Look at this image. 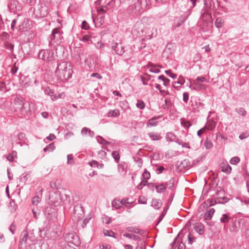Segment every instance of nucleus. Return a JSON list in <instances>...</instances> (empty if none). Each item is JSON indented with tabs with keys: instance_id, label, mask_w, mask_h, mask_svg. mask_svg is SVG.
Masks as SVG:
<instances>
[{
	"instance_id": "nucleus-28",
	"label": "nucleus",
	"mask_w": 249,
	"mask_h": 249,
	"mask_svg": "<svg viewBox=\"0 0 249 249\" xmlns=\"http://www.w3.org/2000/svg\"><path fill=\"white\" fill-rule=\"evenodd\" d=\"M97 142L101 144L109 145L110 142L105 140L104 138L100 136H97L96 137Z\"/></svg>"
},
{
	"instance_id": "nucleus-64",
	"label": "nucleus",
	"mask_w": 249,
	"mask_h": 249,
	"mask_svg": "<svg viewBox=\"0 0 249 249\" xmlns=\"http://www.w3.org/2000/svg\"><path fill=\"white\" fill-rule=\"evenodd\" d=\"M45 93L46 94L50 95L51 96H53L54 94L53 90H52L49 88H48L47 89H46L45 90Z\"/></svg>"
},
{
	"instance_id": "nucleus-41",
	"label": "nucleus",
	"mask_w": 249,
	"mask_h": 249,
	"mask_svg": "<svg viewBox=\"0 0 249 249\" xmlns=\"http://www.w3.org/2000/svg\"><path fill=\"white\" fill-rule=\"evenodd\" d=\"M9 35L6 32H3L0 35V39L4 42L8 41L7 40L9 38Z\"/></svg>"
},
{
	"instance_id": "nucleus-2",
	"label": "nucleus",
	"mask_w": 249,
	"mask_h": 249,
	"mask_svg": "<svg viewBox=\"0 0 249 249\" xmlns=\"http://www.w3.org/2000/svg\"><path fill=\"white\" fill-rule=\"evenodd\" d=\"M150 0H137L129 8L133 14L140 15L150 9Z\"/></svg>"
},
{
	"instance_id": "nucleus-42",
	"label": "nucleus",
	"mask_w": 249,
	"mask_h": 249,
	"mask_svg": "<svg viewBox=\"0 0 249 249\" xmlns=\"http://www.w3.org/2000/svg\"><path fill=\"white\" fill-rule=\"evenodd\" d=\"M126 169V166L125 165V163H120L119 162L118 164V171L120 172V173H123L125 169Z\"/></svg>"
},
{
	"instance_id": "nucleus-57",
	"label": "nucleus",
	"mask_w": 249,
	"mask_h": 249,
	"mask_svg": "<svg viewBox=\"0 0 249 249\" xmlns=\"http://www.w3.org/2000/svg\"><path fill=\"white\" fill-rule=\"evenodd\" d=\"M134 161L138 163V166L139 167H141L142 165V158L140 157H135L134 158Z\"/></svg>"
},
{
	"instance_id": "nucleus-26",
	"label": "nucleus",
	"mask_w": 249,
	"mask_h": 249,
	"mask_svg": "<svg viewBox=\"0 0 249 249\" xmlns=\"http://www.w3.org/2000/svg\"><path fill=\"white\" fill-rule=\"evenodd\" d=\"M217 204H225L229 201V199L224 196L218 197L216 199Z\"/></svg>"
},
{
	"instance_id": "nucleus-20",
	"label": "nucleus",
	"mask_w": 249,
	"mask_h": 249,
	"mask_svg": "<svg viewBox=\"0 0 249 249\" xmlns=\"http://www.w3.org/2000/svg\"><path fill=\"white\" fill-rule=\"evenodd\" d=\"M231 167L228 164L221 166V171L226 173L227 174H230L231 173Z\"/></svg>"
},
{
	"instance_id": "nucleus-4",
	"label": "nucleus",
	"mask_w": 249,
	"mask_h": 249,
	"mask_svg": "<svg viewBox=\"0 0 249 249\" xmlns=\"http://www.w3.org/2000/svg\"><path fill=\"white\" fill-rule=\"evenodd\" d=\"M63 32L61 30L60 26L54 28L52 31L51 35L50 36V44L52 42H57L61 41L63 38Z\"/></svg>"
},
{
	"instance_id": "nucleus-12",
	"label": "nucleus",
	"mask_w": 249,
	"mask_h": 249,
	"mask_svg": "<svg viewBox=\"0 0 249 249\" xmlns=\"http://www.w3.org/2000/svg\"><path fill=\"white\" fill-rule=\"evenodd\" d=\"M29 20L25 18L22 22L19 25V30L21 32L27 31L29 27Z\"/></svg>"
},
{
	"instance_id": "nucleus-10",
	"label": "nucleus",
	"mask_w": 249,
	"mask_h": 249,
	"mask_svg": "<svg viewBox=\"0 0 249 249\" xmlns=\"http://www.w3.org/2000/svg\"><path fill=\"white\" fill-rule=\"evenodd\" d=\"M29 237L27 231H23L21 234L19 242V249H22L23 245L26 246L27 239Z\"/></svg>"
},
{
	"instance_id": "nucleus-36",
	"label": "nucleus",
	"mask_w": 249,
	"mask_h": 249,
	"mask_svg": "<svg viewBox=\"0 0 249 249\" xmlns=\"http://www.w3.org/2000/svg\"><path fill=\"white\" fill-rule=\"evenodd\" d=\"M216 126V122L213 121H211L209 122L207 125L206 126V129H208L210 130H213Z\"/></svg>"
},
{
	"instance_id": "nucleus-30",
	"label": "nucleus",
	"mask_w": 249,
	"mask_h": 249,
	"mask_svg": "<svg viewBox=\"0 0 249 249\" xmlns=\"http://www.w3.org/2000/svg\"><path fill=\"white\" fill-rule=\"evenodd\" d=\"M165 137L167 141L170 142H173L176 139V136L172 132L167 133Z\"/></svg>"
},
{
	"instance_id": "nucleus-37",
	"label": "nucleus",
	"mask_w": 249,
	"mask_h": 249,
	"mask_svg": "<svg viewBox=\"0 0 249 249\" xmlns=\"http://www.w3.org/2000/svg\"><path fill=\"white\" fill-rule=\"evenodd\" d=\"M235 111L240 115L245 117L247 115V111L243 107L236 108Z\"/></svg>"
},
{
	"instance_id": "nucleus-63",
	"label": "nucleus",
	"mask_w": 249,
	"mask_h": 249,
	"mask_svg": "<svg viewBox=\"0 0 249 249\" xmlns=\"http://www.w3.org/2000/svg\"><path fill=\"white\" fill-rule=\"evenodd\" d=\"M165 73L173 79H176L177 78V74L172 73L170 70H166Z\"/></svg>"
},
{
	"instance_id": "nucleus-13",
	"label": "nucleus",
	"mask_w": 249,
	"mask_h": 249,
	"mask_svg": "<svg viewBox=\"0 0 249 249\" xmlns=\"http://www.w3.org/2000/svg\"><path fill=\"white\" fill-rule=\"evenodd\" d=\"M214 212L215 210L213 208H210L209 209L204 215V220H210L212 219Z\"/></svg>"
},
{
	"instance_id": "nucleus-48",
	"label": "nucleus",
	"mask_w": 249,
	"mask_h": 249,
	"mask_svg": "<svg viewBox=\"0 0 249 249\" xmlns=\"http://www.w3.org/2000/svg\"><path fill=\"white\" fill-rule=\"evenodd\" d=\"M145 103L144 102L141 100H138L137 101V103L136 104V107L141 109H143L145 108Z\"/></svg>"
},
{
	"instance_id": "nucleus-46",
	"label": "nucleus",
	"mask_w": 249,
	"mask_h": 249,
	"mask_svg": "<svg viewBox=\"0 0 249 249\" xmlns=\"http://www.w3.org/2000/svg\"><path fill=\"white\" fill-rule=\"evenodd\" d=\"M125 52L124 47L122 46L121 44L119 45V48L116 51V54L119 55H123Z\"/></svg>"
},
{
	"instance_id": "nucleus-3",
	"label": "nucleus",
	"mask_w": 249,
	"mask_h": 249,
	"mask_svg": "<svg viewBox=\"0 0 249 249\" xmlns=\"http://www.w3.org/2000/svg\"><path fill=\"white\" fill-rule=\"evenodd\" d=\"M38 57L46 62H52L54 59L53 51L51 49L41 50L38 53Z\"/></svg>"
},
{
	"instance_id": "nucleus-11",
	"label": "nucleus",
	"mask_w": 249,
	"mask_h": 249,
	"mask_svg": "<svg viewBox=\"0 0 249 249\" xmlns=\"http://www.w3.org/2000/svg\"><path fill=\"white\" fill-rule=\"evenodd\" d=\"M20 105H21L20 107V113L22 115H25L30 110V104L28 102L23 103L21 102V104Z\"/></svg>"
},
{
	"instance_id": "nucleus-40",
	"label": "nucleus",
	"mask_w": 249,
	"mask_h": 249,
	"mask_svg": "<svg viewBox=\"0 0 249 249\" xmlns=\"http://www.w3.org/2000/svg\"><path fill=\"white\" fill-rule=\"evenodd\" d=\"M141 178L146 180L150 178V174L146 169H144V172L142 173Z\"/></svg>"
},
{
	"instance_id": "nucleus-44",
	"label": "nucleus",
	"mask_w": 249,
	"mask_h": 249,
	"mask_svg": "<svg viewBox=\"0 0 249 249\" xmlns=\"http://www.w3.org/2000/svg\"><path fill=\"white\" fill-rule=\"evenodd\" d=\"M128 200V198H123L120 201V203L122 205H125L126 207L130 206L132 205L133 202H129Z\"/></svg>"
},
{
	"instance_id": "nucleus-14",
	"label": "nucleus",
	"mask_w": 249,
	"mask_h": 249,
	"mask_svg": "<svg viewBox=\"0 0 249 249\" xmlns=\"http://www.w3.org/2000/svg\"><path fill=\"white\" fill-rule=\"evenodd\" d=\"M217 204L216 199L213 200V199H208L205 201V202L201 204L204 208H208L209 207L214 205Z\"/></svg>"
},
{
	"instance_id": "nucleus-35",
	"label": "nucleus",
	"mask_w": 249,
	"mask_h": 249,
	"mask_svg": "<svg viewBox=\"0 0 249 249\" xmlns=\"http://www.w3.org/2000/svg\"><path fill=\"white\" fill-rule=\"evenodd\" d=\"M55 146L53 143H51L48 145H47L44 148L43 151L45 152L47 151L51 152L53 151L55 149Z\"/></svg>"
},
{
	"instance_id": "nucleus-19",
	"label": "nucleus",
	"mask_w": 249,
	"mask_h": 249,
	"mask_svg": "<svg viewBox=\"0 0 249 249\" xmlns=\"http://www.w3.org/2000/svg\"><path fill=\"white\" fill-rule=\"evenodd\" d=\"M156 190L158 193H163L166 190V186L164 183H162L157 184Z\"/></svg>"
},
{
	"instance_id": "nucleus-24",
	"label": "nucleus",
	"mask_w": 249,
	"mask_h": 249,
	"mask_svg": "<svg viewBox=\"0 0 249 249\" xmlns=\"http://www.w3.org/2000/svg\"><path fill=\"white\" fill-rule=\"evenodd\" d=\"M204 7L208 9H213L212 5H214V3L213 2V0H203ZM214 6H213V8Z\"/></svg>"
},
{
	"instance_id": "nucleus-38",
	"label": "nucleus",
	"mask_w": 249,
	"mask_h": 249,
	"mask_svg": "<svg viewBox=\"0 0 249 249\" xmlns=\"http://www.w3.org/2000/svg\"><path fill=\"white\" fill-rule=\"evenodd\" d=\"M120 204H121L120 203L119 200H117L116 199H114L112 202V206L117 210L120 209L122 207V206L120 205Z\"/></svg>"
},
{
	"instance_id": "nucleus-32",
	"label": "nucleus",
	"mask_w": 249,
	"mask_h": 249,
	"mask_svg": "<svg viewBox=\"0 0 249 249\" xmlns=\"http://www.w3.org/2000/svg\"><path fill=\"white\" fill-rule=\"evenodd\" d=\"M174 179L172 178L164 183L166 186V188L168 187L169 189L173 190L174 188Z\"/></svg>"
},
{
	"instance_id": "nucleus-52",
	"label": "nucleus",
	"mask_w": 249,
	"mask_h": 249,
	"mask_svg": "<svg viewBox=\"0 0 249 249\" xmlns=\"http://www.w3.org/2000/svg\"><path fill=\"white\" fill-rule=\"evenodd\" d=\"M182 234V231H180L178 234L177 235V237L174 239V241L170 244L171 246V249H175V245L177 242V239L180 237V236Z\"/></svg>"
},
{
	"instance_id": "nucleus-43",
	"label": "nucleus",
	"mask_w": 249,
	"mask_h": 249,
	"mask_svg": "<svg viewBox=\"0 0 249 249\" xmlns=\"http://www.w3.org/2000/svg\"><path fill=\"white\" fill-rule=\"evenodd\" d=\"M48 14V8L47 6L44 5V6H41V10L40 12V16L44 17L47 16Z\"/></svg>"
},
{
	"instance_id": "nucleus-22",
	"label": "nucleus",
	"mask_w": 249,
	"mask_h": 249,
	"mask_svg": "<svg viewBox=\"0 0 249 249\" xmlns=\"http://www.w3.org/2000/svg\"><path fill=\"white\" fill-rule=\"evenodd\" d=\"M120 115V111L118 109H115L114 110H110L107 114L108 117H116Z\"/></svg>"
},
{
	"instance_id": "nucleus-61",
	"label": "nucleus",
	"mask_w": 249,
	"mask_h": 249,
	"mask_svg": "<svg viewBox=\"0 0 249 249\" xmlns=\"http://www.w3.org/2000/svg\"><path fill=\"white\" fill-rule=\"evenodd\" d=\"M189 94L188 92H184L183 93V101L187 104L189 100Z\"/></svg>"
},
{
	"instance_id": "nucleus-23",
	"label": "nucleus",
	"mask_w": 249,
	"mask_h": 249,
	"mask_svg": "<svg viewBox=\"0 0 249 249\" xmlns=\"http://www.w3.org/2000/svg\"><path fill=\"white\" fill-rule=\"evenodd\" d=\"M50 200L52 203H54L55 204L56 202L58 201V199H60L59 194L57 193H54L53 195H52L50 196Z\"/></svg>"
},
{
	"instance_id": "nucleus-17",
	"label": "nucleus",
	"mask_w": 249,
	"mask_h": 249,
	"mask_svg": "<svg viewBox=\"0 0 249 249\" xmlns=\"http://www.w3.org/2000/svg\"><path fill=\"white\" fill-rule=\"evenodd\" d=\"M232 218H231L229 214L224 213L223 214L220 218V221L223 224L227 223L229 222H231Z\"/></svg>"
},
{
	"instance_id": "nucleus-62",
	"label": "nucleus",
	"mask_w": 249,
	"mask_h": 249,
	"mask_svg": "<svg viewBox=\"0 0 249 249\" xmlns=\"http://www.w3.org/2000/svg\"><path fill=\"white\" fill-rule=\"evenodd\" d=\"M138 201L140 204H146L147 203V199L144 196H140L139 198Z\"/></svg>"
},
{
	"instance_id": "nucleus-34",
	"label": "nucleus",
	"mask_w": 249,
	"mask_h": 249,
	"mask_svg": "<svg viewBox=\"0 0 249 249\" xmlns=\"http://www.w3.org/2000/svg\"><path fill=\"white\" fill-rule=\"evenodd\" d=\"M111 155H112V156L113 158L114 159L115 161L117 163H119L120 158L119 152L117 151H113L111 153Z\"/></svg>"
},
{
	"instance_id": "nucleus-51",
	"label": "nucleus",
	"mask_w": 249,
	"mask_h": 249,
	"mask_svg": "<svg viewBox=\"0 0 249 249\" xmlns=\"http://www.w3.org/2000/svg\"><path fill=\"white\" fill-rule=\"evenodd\" d=\"M81 27L82 29L85 30H88L90 28V26L86 20H83L82 21Z\"/></svg>"
},
{
	"instance_id": "nucleus-21",
	"label": "nucleus",
	"mask_w": 249,
	"mask_h": 249,
	"mask_svg": "<svg viewBox=\"0 0 249 249\" xmlns=\"http://www.w3.org/2000/svg\"><path fill=\"white\" fill-rule=\"evenodd\" d=\"M158 79L161 80L163 82V85L166 87L169 86L170 80L166 78L164 75H160L158 76Z\"/></svg>"
},
{
	"instance_id": "nucleus-49",
	"label": "nucleus",
	"mask_w": 249,
	"mask_h": 249,
	"mask_svg": "<svg viewBox=\"0 0 249 249\" xmlns=\"http://www.w3.org/2000/svg\"><path fill=\"white\" fill-rule=\"evenodd\" d=\"M190 163L188 160L185 159L182 161L180 164L179 167L181 168H186L189 166V164Z\"/></svg>"
},
{
	"instance_id": "nucleus-54",
	"label": "nucleus",
	"mask_w": 249,
	"mask_h": 249,
	"mask_svg": "<svg viewBox=\"0 0 249 249\" xmlns=\"http://www.w3.org/2000/svg\"><path fill=\"white\" fill-rule=\"evenodd\" d=\"M248 137H249V131H246L243 132L242 134H241L239 135V138L240 140H243L245 138H248Z\"/></svg>"
},
{
	"instance_id": "nucleus-60",
	"label": "nucleus",
	"mask_w": 249,
	"mask_h": 249,
	"mask_svg": "<svg viewBox=\"0 0 249 249\" xmlns=\"http://www.w3.org/2000/svg\"><path fill=\"white\" fill-rule=\"evenodd\" d=\"M40 201V198L38 196H35L33 198L32 203L34 205H37Z\"/></svg>"
},
{
	"instance_id": "nucleus-25",
	"label": "nucleus",
	"mask_w": 249,
	"mask_h": 249,
	"mask_svg": "<svg viewBox=\"0 0 249 249\" xmlns=\"http://www.w3.org/2000/svg\"><path fill=\"white\" fill-rule=\"evenodd\" d=\"M186 18L181 17L177 22H175L173 27V29H175L176 28L180 27L185 21Z\"/></svg>"
},
{
	"instance_id": "nucleus-8",
	"label": "nucleus",
	"mask_w": 249,
	"mask_h": 249,
	"mask_svg": "<svg viewBox=\"0 0 249 249\" xmlns=\"http://www.w3.org/2000/svg\"><path fill=\"white\" fill-rule=\"evenodd\" d=\"M212 9H208L203 7L200 11L201 18L204 20H207L209 18L212 19Z\"/></svg>"
},
{
	"instance_id": "nucleus-33",
	"label": "nucleus",
	"mask_w": 249,
	"mask_h": 249,
	"mask_svg": "<svg viewBox=\"0 0 249 249\" xmlns=\"http://www.w3.org/2000/svg\"><path fill=\"white\" fill-rule=\"evenodd\" d=\"M194 229L199 235L202 234L204 231V226L202 224L195 226Z\"/></svg>"
},
{
	"instance_id": "nucleus-59",
	"label": "nucleus",
	"mask_w": 249,
	"mask_h": 249,
	"mask_svg": "<svg viewBox=\"0 0 249 249\" xmlns=\"http://www.w3.org/2000/svg\"><path fill=\"white\" fill-rule=\"evenodd\" d=\"M155 2L159 5H164L169 2L170 0H154Z\"/></svg>"
},
{
	"instance_id": "nucleus-31",
	"label": "nucleus",
	"mask_w": 249,
	"mask_h": 249,
	"mask_svg": "<svg viewBox=\"0 0 249 249\" xmlns=\"http://www.w3.org/2000/svg\"><path fill=\"white\" fill-rule=\"evenodd\" d=\"M123 235L124 236L128 238L129 239H132L136 241H140V237L138 235H135L130 233H125Z\"/></svg>"
},
{
	"instance_id": "nucleus-45",
	"label": "nucleus",
	"mask_w": 249,
	"mask_h": 249,
	"mask_svg": "<svg viewBox=\"0 0 249 249\" xmlns=\"http://www.w3.org/2000/svg\"><path fill=\"white\" fill-rule=\"evenodd\" d=\"M179 238V240L178 242V249H186L185 244L183 242L182 239Z\"/></svg>"
},
{
	"instance_id": "nucleus-50",
	"label": "nucleus",
	"mask_w": 249,
	"mask_h": 249,
	"mask_svg": "<svg viewBox=\"0 0 249 249\" xmlns=\"http://www.w3.org/2000/svg\"><path fill=\"white\" fill-rule=\"evenodd\" d=\"M181 124L186 128H189L192 125L191 123L189 121L184 120H181Z\"/></svg>"
},
{
	"instance_id": "nucleus-6",
	"label": "nucleus",
	"mask_w": 249,
	"mask_h": 249,
	"mask_svg": "<svg viewBox=\"0 0 249 249\" xmlns=\"http://www.w3.org/2000/svg\"><path fill=\"white\" fill-rule=\"evenodd\" d=\"M190 103L195 112H199L200 110L205 108V105L201 103L200 99L197 97L194 98L191 97Z\"/></svg>"
},
{
	"instance_id": "nucleus-39",
	"label": "nucleus",
	"mask_w": 249,
	"mask_h": 249,
	"mask_svg": "<svg viewBox=\"0 0 249 249\" xmlns=\"http://www.w3.org/2000/svg\"><path fill=\"white\" fill-rule=\"evenodd\" d=\"M104 234L105 236L111 237L114 238H117L116 236H115V233L111 230L105 231L104 232Z\"/></svg>"
},
{
	"instance_id": "nucleus-16",
	"label": "nucleus",
	"mask_w": 249,
	"mask_h": 249,
	"mask_svg": "<svg viewBox=\"0 0 249 249\" xmlns=\"http://www.w3.org/2000/svg\"><path fill=\"white\" fill-rule=\"evenodd\" d=\"M151 206L155 209H160L162 206L161 200L158 199H152Z\"/></svg>"
},
{
	"instance_id": "nucleus-7",
	"label": "nucleus",
	"mask_w": 249,
	"mask_h": 249,
	"mask_svg": "<svg viewBox=\"0 0 249 249\" xmlns=\"http://www.w3.org/2000/svg\"><path fill=\"white\" fill-rule=\"evenodd\" d=\"M8 8L11 12L16 13L22 9V7L17 0H10L8 4Z\"/></svg>"
},
{
	"instance_id": "nucleus-53",
	"label": "nucleus",
	"mask_w": 249,
	"mask_h": 249,
	"mask_svg": "<svg viewBox=\"0 0 249 249\" xmlns=\"http://www.w3.org/2000/svg\"><path fill=\"white\" fill-rule=\"evenodd\" d=\"M156 118H152L148 121V126H156L158 124V122L156 121Z\"/></svg>"
},
{
	"instance_id": "nucleus-56",
	"label": "nucleus",
	"mask_w": 249,
	"mask_h": 249,
	"mask_svg": "<svg viewBox=\"0 0 249 249\" xmlns=\"http://www.w3.org/2000/svg\"><path fill=\"white\" fill-rule=\"evenodd\" d=\"M206 81V79L204 76H200V77H197L196 80H194V84H196V81H197L198 82H204Z\"/></svg>"
},
{
	"instance_id": "nucleus-55",
	"label": "nucleus",
	"mask_w": 249,
	"mask_h": 249,
	"mask_svg": "<svg viewBox=\"0 0 249 249\" xmlns=\"http://www.w3.org/2000/svg\"><path fill=\"white\" fill-rule=\"evenodd\" d=\"M204 146L205 147V148L207 149H210L211 148H212L213 146V144L212 143V142L210 141H206L205 142H204Z\"/></svg>"
},
{
	"instance_id": "nucleus-29",
	"label": "nucleus",
	"mask_w": 249,
	"mask_h": 249,
	"mask_svg": "<svg viewBox=\"0 0 249 249\" xmlns=\"http://www.w3.org/2000/svg\"><path fill=\"white\" fill-rule=\"evenodd\" d=\"M4 47L7 50H10L11 53H13L14 45L8 41H5L4 42Z\"/></svg>"
},
{
	"instance_id": "nucleus-15",
	"label": "nucleus",
	"mask_w": 249,
	"mask_h": 249,
	"mask_svg": "<svg viewBox=\"0 0 249 249\" xmlns=\"http://www.w3.org/2000/svg\"><path fill=\"white\" fill-rule=\"evenodd\" d=\"M148 135L152 141H158L162 139L160 135L157 132H151L148 134Z\"/></svg>"
},
{
	"instance_id": "nucleus-1",
	"label": "nucleus",
	"mask_w": 249,
	"mask_h": 249,
	"mask_svg": "<svg viewBox=\"0 0 249 249\" xmlns=\"http://www.w3.org/2000/svg\"><path fill=\"white\" fill-rule=\"evenodd\" d=\"M55 73L58 79L64 81L71 77L72 70L71 68L68 67L66 62L63 61L57 64Z\"/></svg>"
},
{
	"instance_id": "nucleus-9",
	"label": "nucleus",
	"mask_w": 249,
	"mask_h": 249,
	"mask_svg": "<svg viewBox=\"0 0 249 249\" xmlns=\"http://www.w3.org/2000/svg\"><path fill=\"white\" fill-rule=\"evenodd\" d=\"M240 220L241 219L237 220L236 218H232L230 224V230L231 231H238L240 226Z\"/></svg>"
},
{
	"instance_id": "nucleus-18",
	"label": "nucleus",
	"mask_w": 249,
	"mask_h": 249,
	"mask_svg": "<svg viewBox=\"0 0 249 249\" xmlns=\"http://www.w3.org/2000/svg\"><path fill=\"white\" fill-rule=\"evenodd\" d=\"M224 23V20L223 18L221 17H218L217 18L215 22H214V25L217 28H221Z\"/></svg>"
},
{
	"instance_id": "nucleus-47",
	"label": "nucleus",
	"mask_w": 249,
	"mask_h": 249,
	"mask_svg": "<svg viewBox=\"0 0 249 249\" xmlns=\"http://www.w3.org/2000/svg\"><path fill=\"white\" fill-rule=\"evenodd\" d=\"M240 161V158L238 157H234L232 158L230 161L231 164L237 165Z\"/></svg>"
},
{
	"instance_id": "nucleus-5",
	"label": "nucleus",
	"mask_w": 249,
	"mask_h": 249,
	"mask_svg": "<svg viewBox=\"0 0 249 249\" xmlns=\"http://www.w3.org/2000/svg\"><path fill=\"white\" fill-rule=\"evenodd\" d=\"M64 239L67 242L72 244L76 246H78L81 244L78 236L73 231L66 233Z\"/></svg>"
},
{
	"instance_id": "nucleus-27",
	"label": "nucleus",
	"mask_w": 249,
	"mask_h": 249,
	"mask_svg": "<svg viewBox=\"0 0 249 249\" xmlns=\"http://www.w3.org/2000/svg\"><path fill=\"white\" fill-rule=\"evenodd\" d=\"M91 36L90 35L87 34L82 36L80 38L79 40L82 42H90L92 43L91 41Z\"/></svg>"
},
{
	"instance_id": "nucleus-58",
	"label": "nucleus",
	"mask_w": 249,
	"mask_h": 249,
	"mask_svg": "<svg viewBox=\"0 0 249 249\" xmlns=\"http://www.w3.org/2000/svg\"><path fill=\"white\" fill-rule=\"evenodd\" d=\"M216 2L218 4V7L219 10L222 11V12L226 13L228 10L227 8L224 6L221 5L220 2L219 1L216 0Z\"/></svg>"
}]
</instances>
